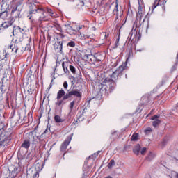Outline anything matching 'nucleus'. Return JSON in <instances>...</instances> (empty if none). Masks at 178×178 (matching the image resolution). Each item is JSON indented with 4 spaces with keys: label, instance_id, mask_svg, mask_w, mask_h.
Instances as JSON below:
<instances>
[{
    "label": "nucleus",
    "instance_id": "1",
    "mask_svg": "<svg viewBox=\"0 0 178 178\" xmlns=\"http://www.w3.org/2000/svg\"><path fill=\"white\" fill-rule=\"evenodd\" d=\"M83 97V92L79 90H72L68 91L67 93L63 89H60L57 92V97L56 99H60L58 100L56 105L57 106H60L61 105H65V101H67L69 99L70 101H72L73 98H78L80 101Z\"/></svg>",
    "mask_w": 178,
    "mask_h": 178
},
{
    "label": "nucleus",
    "instance_id": "2",
    "mask_svg": "<svg viewBox=\"0 0 178 178\" xmlns=\"http://www.w3.org/2000/svg\"><path fill=\"white\" fill-rule=\"evenodd\" d=\"M138 1V10L136 15V19L135 23H148L149 22V15H147L144 17L143 10H144V2L141 0Z\"/></svg>",
    "mask_w": 178,
    "mask_h": 178
},
{
    "label": "nucleus",
    "instance_id": "3",
    "mask_svg": "<svg viewBox=\"0 0 178 178\" xmlns=\"http://www.w3.org/2000/svg\"><path fill=\"white\" fill-rule=\"evenodd\" d=\"M129 35V40L137 44L141 40V23H134Z\"/></svg>",
    "mask_w": 178,
    "mask_h": 178
},
{
    "label": "nucleus",
    "instance_id": "4",
    "mask_svg": "<svg viewBox=\"0 0 178 178\" xmlns=\"http://www.w3.org/2000/svg\"><path fill=\"white\" fill-rule=\"evenodd\" d=\"M35 13H40L39 20L40 22H48V17H44V8H38L35 3H31L29 6V15H35Z\"/></svg>",
    "mask_w": 178,
    "mask_h": 178
},
{
    "label": "nucleus",
    "instance_id": "5",
    "mask_svg": "<svg viewBox=\"0 0 178 178\" xmlns=\"http://www.w3.org/2000/svg\"><path fill=\"white\" fill-rule=\"evenodd\" d=\"M104 83L106 85H104L102 83L99 85V89L100 91H105V92H108V91H113L115 90V81L113 79H110V78H106L104 79Z\"/></svg>",
    "mask_w": 178,
    "mask_h": 178
},
{
    "label": "nucleus",
    "instance_id": "6",
    "mask_svg": "<svg viewBox=\"0 0 178 178\" xmlns=\"http://www.w3.org/2000/svg\"><path fill=\"white\" fill-rule=\"evenodd\" d=\"M127 69V61L123 63L121 65L116 69L115 71L113 72L112 74L110 76L113 80H118L119 77H122V74L124 70Z\"/></svg>",
    "mask_w": 178,
    "mask_h": 178
},
{
    "label": "nucleus",
    "instance_id": "7",
    "mask_svg": "<svg viewBox=\"0 0 178 178\" xmlns=\"http://www.w3.org/2000/svg\"><path fill=\"white\" fill-rule=\"evenodd\" d=\"M73 137V135H70L67 137L65 140L62 143L60 147V151L62 152H66V149H67V146L69 144H70V141H72V138Z\"/></svg>",
    "mask_w": 178,
    "mask_h": 178
},
{
    "label": "nucleus",
    "instance_id": "8",
    "mask_svg": "<svg viewBox=\"0 0 178 178\" xmlns=\"http://www.w3.org/2000/svg\"><path fill=\"white\" fill-rule=\"evenodd\" d=\"M65 26L66 27V31H67L68 33H71V31H79V30H81V29H83V27H84V26L81 25V26H76V27H73L72 26H70V24H65Z\"/></svg>",
    "mask_w": 178,
    "mask_h": 178
},
{
    "label": "nucleus",
    "instance_id": "9",
    "mask_svg": "<svg viewBox=\"0 0 178 178\" xmlns=\"http://www.w3.org/2000/svg\"><path fill=\"white\" fill-rule=\"evenodd\" d=\"M118 12H119V10H118V3H116V5L115 6V8L113 10V13L115 17V23H120L121 20H122V15H120L118 14Z\"/></svg>",
    "mask_w": 178,
    "mask_h": 178
},
{
    "label": "nucleus",
    "instance_id": "10",
    "mask_svg": "<svg viewBox=\"0 0 178 178\" xmlns=\"http://www.w3.org/2000/svg\"><path fill=\"white\" fill-rule=\"evenodd\" d=\"M30 145H31V139L30 138H26L24 140L21 147L22 148H25V149H29Z\"/></svg>",
    "mask_w": 178,
    "mask_h": 178
},
{
    "label": "nucleus",
    "instance_id": "11",
    "mask_svg": "<svg viewBox=\"0 0 178 178\" xmlns=\"http://www.w3.org/2000/svg\"><path fill=\"white\" fill-rule=\"evenodd\" d=\"M54 49L56 52L62 54V49H63V42L58 41L54 44Z\"/></svg>",
    "mask_w": 178,
    "mask_h": 178
},
{
    "label": "nucleus",
    "instance_id": "12",
    "mask_svg": "<svg viewBox=\"0 0 178 178\" xmlns=\"http://www.w3.org/2000/svg\"><path fill=\"white\" fill-rule=\"evenodd\" d=\"M10 140H9V138L8 136H5L3 138L0 139V148H3L5 145H8L9 144Z\"/></svg>",
    "mask_w": 178,
    "mask_h": 178
},
{
    "label": "nucleus",
    "instance_id": "13",
    "mask_svg": "<svg viewBox=\"0 0 178 178\" xmlns=\"http://www.w3.org/2000/svg\"><path fill=\"white\" fill-rule=\"evenodd\" d=\"M47 133H49V131L48 129H46L43 134H42L40 136H37L38 140H39V143L41 145L45 144V140L44 139V135L47 134Z\"/></svg>",
    "mask_w": 178,
    "mask_h": 178
},
{
    "label": "nucleus",
    "instance_id": "14",
    "mask_svg": "<svg viewBox=\"0 0 178 178\" xmlns=\"http://www.w3.org/2000/svg\"><path fill=\"white\" fill-rule=\"evenodd\" d=\"M44 17H47V16H45V15H49V16H51V17H55L56 16V13H55V11H54V10L52 9H47L46 13L45 11H44Z\"/></svg>",
    "mask_w": 178,
    "mask_h": 178
},
{
    "label": "nucleus",
    "instance_id": "15",
    "mask_svg": "<svg viewBox=\"0 0 178 178\" xmlns=\"http://www.w3.org/2000/svg\"><path fill=\"white\" fill-rule=\"evenodd\" d=\"M70 64H69V62H63L62 63V66H63V69L64 70V73H70V72L69 71V67H70Z\"/></svg>",
    "mask_w": 178,
    "mask_h": 178
},
{
    "label": "nucleus",
    "instance_id": "16",
    "mask_svg": "<svg viewBox=\"0 0 178 178\" xmlns=\"http://www.w3.org/2000/svg\"><path fill=\"white\" fill-rule=\"evenodd\" d=\"M90 56L92 57L90 58V60L93 62V63H101V62L102 61V60L98 58V54L91 55Z\"/></svg>",
    "mask_w": 178,
    "mask_h": 178
},
{
    "label": "nucleus",
    "instance_id": "17",
    "mask_svg": "<svg viewBox=\"0 0 178 178\" xmlns=\"http://www.w3.org/2000/svg\"><path fill=\"white\" fill-rule=\"evenodd\" d=\"M155 156H156V155L154 153H153L152 152H149V153L145 158V161H147V162H151V161H152L155 158Z\"/></svg>",
    "mask_w": 178,
    "mask_h": 178
},
{
    "label": "nucleus",
    "instance_id": "18",
    "mask_svg": "<svg viewBox=\"0 0 178 178\" xmlns=\"http://www.w3.org/2000/svg\"><path fill=\"white\" fill-rule=\"evenodd\" d=\"M40 170H42V168H41V164H40V163H37L35 165V168L30 169L29 172H40Z\"/></svg>",
    "mask_w": 178,
    "mask_h": 178
},
{
    "label": "nucleus",
    "instance_id": "19",
    "mask_svg": "<svg viewBox=\"0 0 178 178\" xmlns=\"http://www.w3.org/2000/svg\"><path fill=\"white\" fill-rule=\"evenodd\" d=\"M143 102V105H148V104H151L149 103L151 99H149V97L148 96H143L142 98H141Z\"/></svg>",
    "mask_w": 178,
    "mask_h": 178
},
{
    "label": "nucleus",
    "instance_id": "20",
    "mask_svg": "<svg viewBox=\"0 0 178 178\" xmlns=\"http://www.w3.org/2000/svg\"><path fill=\"white\" fill-rule=\"evenodd\" d=\"M0 19L2 20H8V11H3L0 13Z\"/></svg>",
    "mask_w": 178,
    "mask_h": 178
},
{
    "label": "nucleus",
    "instance_id": "21",
    "mask_svg": "<svg viewBox=\"0 0 178 178\" xmlns=\"http://www.w3.org/2000/svg\"><path fill=\"white\" fill-rule=\"evenodd\" d=\"M10 49H11V52H13V54H17V51H19V48H17V47H15L13 44H10L9 46Z\"/></svg>",
    "mask_w": 178,
    "mask_h": 178
},
{
    "label": "nucleus",
    "instance_id": "22",
    "mask_svg": "<svg viewBox=\"0 0 178 178\" xmlns=\"http://www.w3.org/2000/svg\"><path fill=\"white\" fill-rule=\"evenodd\" d=\"M140 149L141 147L139 145H138L134 148L133 152L134 154H135V155H138V154H140Z\"/></svg>",
    "mask_w": 178,
    "mask_h": 178
},
{
    "label": "nucleus",
    "instance_id": "23",
    "mask_svg": "<svg viewBox=\"0 0 178 178\" xmlns=\"http://www.w3.org/2000/svg\"><path fill=\"white\" fill-rule=\"evenodd\" d=\"M12 26V23H3L1 24L0 30H5V29H8V27Z\"/></svg>",
    "mask_w": 178,
    "mask_h": 178
},
{
    "label": "nucleus",
    "instance_id": "24",
    "mask_svg": "<svg viewBox=\"0 0 178 178\" xmlns=\"http://www.w3.org/2000/svg\"><path fill=\"white\" fill-rule=\"evenodd\" d=\"M76 99H79V98L76 97L74 100H72L69 105L70 111L72 112L73 111V108H74V104H76Z\"/></svg>",
    "mask_w": 178,
    "mask_h": 178
},
{
    "label": "nucleus",
    "instance_id": "25",
    "mask_svg": "<svg viewBox=\"0 0 178 178\" xmlns=\"http://www.w3.org/2000/svg\"><path fill=\"white\" fill-rule=\"evenodd\" d=\"M54 120L56 123H62V122L65 121L58 115L54 116Z\"/></svg>",
    "mask_w": 178,
    "mask_h": 178
},
{
    "label": "nucleus",
    "instance_id": "26",
    "mask_svg": "<svg viewBox=\"0 0 178 178\" xmlns=\"http://www.w3.org/2000/svg\"><path fill=\"white\" fill-rule=\"evenodd\" d=\"M51 27H54V29L56 30H58V31L62 32V26H60V24H59L58 23H54L53 24V26H51Z\"/></svg>",
    "mask_w": 178,
    "mask_h": 178
},
{
    "label": "nucleus",
    "instance_id": "27",
    "mask_svg": "<svg viewBox=\"0 0 178 178\" xmlns=\"http://www.w3.org/2000/svg\"><path fill=\"white\" fill-rule=\"evenodd\" d=\"M159 124H161V120H159V119L155 120L152 122V126L154 127H158V126H159Z\"/></svg>",
    "mask_w": 178,
    "mask_h": 178
},
{
    "label": "nucleus",
    "instance_id": "28",
    "mask_svg": "<svg viewBox=\"0 0 178 178\" xmlns=\"http://www.w3.org/2000/svg\"><path fill=\"white\" fill-rule=\"evenodd\" d=\"M159 2H161V0H154V2L153 3V5L152 6V10H154V9H155V8H156V6H159Z\"/></svg>",
    "mask_w": 178,
    "mask_h": 178
},
{
    "label": "nucleus",
    "instance_id": "29",
    "mask_svg": "<svg viewBox=\"0 0 178 178\" xmlns=\"http://www.w3.org/2000/svg\"><path fill=\"white\" fill-rule=\"evenodd\" d=\"M77 120L76 121V122H83L84 120V115L83 114H80L79 115H77Z\"/></svg>",
    "mask_w": 178,
    "mask_h": 178
},
{
    "label": "nucleus",
    "instance_id": "30",
    "mask_svg": "<svg viewBox=\"0 0 178 178\" xmlns=\"http://www.w3.org/2000/svg\"><path fill=\"white\" fill-rule=\"evenodd\" d=\"M138 140V134L134 133L131 136V141H137Z\"/></svg>",
    "mask_w": 178,
    "mask_h": 178
},
{
    "label": "nucleus",
    "instance_id": "31",
    "mask_svg": "<svg viewBox=\"0 0 178 178\" xmlns=\"http://www.w3.org/2000/svg\"><path fill=\"white\" fill-rule=\"evenodd\" d=\"M107 166H108V169H112V168H113V166H115V160H113V159L111 160Z\"/></svg>",
    "mask_w": 178,
    "mask_h": 178
},
{
    "label": "nucleus",
    "instance_id": "32",
    "mask_svg": "<svg viewBox=\"0 0 178 178\" xmlns=\"http://www.w3.org/2000/svg\"><path fill=\"white\" fill-rule=\"evenodd\" d=\"M152 131V129L151 127H147L144 130L145 134L146 136H149V134Z\"/></svg>",
    "mask_w": 178,
    "mask_h": 178
},
{
    "label": "nucleus",
    "instance_id": "33",
    "mask_svg": "<svg viewBox=\"0 0 178 178\" xmlns=\"http://www.w3.org/2000/svg\"><path fill=\"white\" fill-rule=\"evenodd\" d=\"M67 47H70L71 48H74V47H76V42H74V41L72 40L67 44Z\"/></svg>",
    "mask_w": 178,
    "mask_h": 178
},
{
    "label": "nucleus",
    "instance_id": "34",
    "mask_svg": "<svg viewBox=\"0 0 178 178\" xmlns=\"http://www.w3.org/2000/svg\"><path fill=\"white\" fill-rule=\"evenodd\" d=\"M69 69L73 74H76V67L74 66L70 65Z\"/></svg>",
    "mask_w": 178,
    "mask_h": 178
},
{
    "label": "nucleus",
    "instance_id": "35",
    "mask_svg": "<svg viewBox=\"0 0 178 178\" xmlns=\"http://www.w3.org/2000/svg\"><path fill=\"white\" fill-rule=\"evenodd\" d=\"M32 173H33V178L40 177V172H38L37 171H32Z\"/></svg>",
    "mask_w": 178,
    "mask_h": 178
},
{
    "label": "nucleus",
    "instance_id": "36",
    "mask_svg": "<svg viewBox=\"0 0 178 178\" xmlns=\"http://www.w3.org/2000/svg\"><path fill=\"white\" fill-rule=\"evenodd\" d=\"M120 40V28L119 29V35L116 39V41H115V44L116 45H118V44H119V40Z\"/></svg>",
    "mask_w": 178,
    "mask_h": 178
},
{
    "label": "nucleus",
    "instance_id": "37",
    "mask_svg": "<svg viewBox=\"0 0 178 178\" xmlns=\"http://www.w3.org/2000/svg\"><path fill=\"white\" fill-rule=\"evenodd\" d=\"M135 49H136V52H143V51H145V48H144V47H142L140 49L135 47Z\"/></svg>",
    "mask_w": 178,
    "mask_h": 178
},
{
    "label": "nucleus",
    "instance_id": "38",
    "mask_svg": "<svg viewBox=\"0 0 178 178\" xmlns=\"http://www.w3.org/2000/svg\"><path fill=\"white\" fill-rule=\"evenodd\" d=\"M145 152H147V147H143L140 151V154L141 155H145Z\"/></svg>",
    "mask_w": 178,
    "mask_h": 178
},
{
    "label": "nucleus",
    "instance_id": "39",
    "mask_svg": "<svg viewBox=\"0 0 178 178\" xmlns=\"http://www.w3.org/2000/svg\"><path fill=\"white\" fill-rule=\"evenodd\" d=\"M67 87H69V84L67 83V81H64L63 83V88L64 90H66L67 88Z\"/></svg>",
    "mask_w": 178,
    "mask_h": 178
},
{
    "label": "nucleus",
    "instance_id": "40",
    "mask_svg": "<svg viewBox=\"0 0 178 178\" xmlns=\"http://www.w3.org/2000/svg\"><path fill=\"white\" fill-rule=\"evenodd\" d=\"M97 156H98V153H95V154H93L92 156H89V159H94V157H95V158H97Z\"/></svg>",
    "mask_w": 178,
    "mask_h": 178
},
{
    "label": "nucleus",
    "instance_id": "41",
    "mask_svg": "<svg viewBox=\"0 0 178 178\" xmlns=\"http://www.w3.org/2000/svg\"><path fill=\"white\" fill-rule=\"evenodd\" d=\"M176 69H177V63L175 64L172 67V72H175V70H176Z\"/></svg>",
    "mask_w": 178,
    "mask_h": 178
},
{
    "label": "nucleus",
    "instance_id": "42",
    "mask_svg": "<svg viewBox=\"0 0 178 178\" xmlns=\"http://www.w3.org/2000/svg\"><path fill=\"white\" fill-rule=\"evenodd\" d=\"M28 17H29V20H31V23L34 22V18L33 17V16L29 15Z\"/></svg>",
    "mask_w": 178,
    "mask_h": 178
},
{
    "label": "nucleus",
    "instance_id": "43",
    "mask_svg": "<svg viewBox=\"0 0 178 178\" xmlns=\"http://www.w3.org/2000/svg\"><path fill=\"white\" fill-rule=\"evenodd\" d=\"M167 143H168V140H166V139H163V141H162L163 145H166Z\"/></svg>",
    "mask_w": 178,
    "mask_h": 178
},
{
    "label": "nucleus",
    "instance_id": "44",
    "mask_svg": "<svg viewBox=\"0 0 178 178\" xmlns=\"http://www.w3.org/2000/svg\"><path fill=\"white\" fill-rule=\"evenodd\" d=\"M103 35H104V38H108L109 34L107 33L103 32Z\"/></svg>",
    "mask_w": 178,
    "mask_h": 178
},
{
    "label": "nucleus",
    "instance_id": "45",
    "mask_svg": "<svg viewBox=\"0 0 178 178\" xmlns=\"http://www.w3.org/2000/svg\"><path fill=\"white\" fill-rule=\"evenodd\" d=\"M156 119H158V115H154L152 117V120H156Z\"/></svg>",
    "mask_w": 178,
    "mask_h": 178
},
{
    "label": "nucleus",
    "instance_id": "46",
    "mask_svg": "<svg viewBox=\"0 0 178 178\" xmlns=\"http://www.w3.org/2000/svg\"><path fill=\"white\" fill-rule=\"evenodd\" d=\"M60 38H65V35L62 33H60Z\"/></svg>",
    "mask_w": 178,
    "mask_h": 178
},
{
    "label": "nucleus",
    "instance_id": "47",
    "mask_svg": "<svg viewBox=\"0 0 178 178\" xmlns=\"http://www.w3.org/2000/svg\"><path fill=\"white\" fill-rule=\"evenodd\" d=\"M16 9H17V8H16L15 9V8H14V9H13V10H12V13H13L16 12Z\"/></svg>",
    "mask_w": 178,
    "mask_h": 178
},
{
    "label": "nucleus",
    "instance_id": "48",
    "mask_svg": "<svg viewBox=\"0 0 178 178\" xmlns=\"http://www.w3.org/2000/svg\"><path fill=\"white\" fill-rule=\"evenodd\" d=\"M162 9H163L165 10V9H166V7L165 6V4H163V6H162Z\"/></svg>",
    "mask_w": 178,
    "mask_h": 178
},
{
    "label": "nucleus",
    "instance_id": "49",
    "mask_svg": "<svg viewBox=\"0 0 178 178\" xmlns=\"http://www.w3.org/2000/svg\"><path fill=\"white\" fill-rule=\"evenodd\" d=\"M69 79H73V80H74V76H70Z\"/></svg>",
    "mask_w": 178,
    "mask_h": 178
},
{
    "label": "nucleus",
    "instance_id": "50",
    "mask_svg": "<svg viewBox=\"0 0 178 178\" xmlns=\"http://www.w3.org/2000/svg\"><path fill=\"white\" fill-rule=\"evenodd\" d=\"M166 2H168V0H164L163 5H165V3H166Z\"/></svg>",
    "mask_w": 178,
    "mask_h": 178
},
{
    "label": "nucleus",
    "instance_id": "51",
    "mask_svg": "<svg viewBox=\"0 0 178 178\" xmlns=\"http://www.w3.org/2000/svg\"><path fill=\"white\" fill-rule=\"evenodd\" d=\"M71 83H72V86H74V81H72Z\"/></svg>",
    "mask_w": 178,
    "mask_h": 178
},
{
    "label": "nucleus",
    "instance_id": "52",
    "mask_svg": "<svg viewBox=\"0 0 178 178\" xmlns=\"http://www.w3.org/2000/svg\"><path fill=\"white\" fill-rule=\"evenodd\" d=\"M92 29H93L94 31H95V30H96L95 27L93 26Z\"/></svg>",
    "mask_w": 178,
    "mask_h": 178
},
{
    "label": "nucleus",
    "instance_id": "53",
    "mask_svg": "<svg viewBox=\"0 0 178 178\" xmlns=\"http://www.w3.org/2000/svg\"><path fill=\"white\" fill-rule=\"evenodd\" d=\"M17 29H18L19 30H20V26H17Z\"/></svg>",
    "mask_w": 178,
    "mask_h": 178
},
{
    "label": "nucleus",
    "instance_id": "54",
    "mask_svg": "<svg viewBox=\"0 0 178 178\" xmlns=\"http://www.w3.org/2000/svg\"><path fill=\"white\" fill-rule=\"evenodd\" d=\"M15 32V28H13V33H14Z\"/></svg>",
    "mask_w": 178,
    "mask_h": 178
},
{
    "label": "nucleus",
    "instance_id": "55",
    "mask_svg": "<svg viewBox=\"0 0 178 178\" xmlns=\"http://www.w3.org/2000/svg\"><path fill=\"white\" fill-rule=\"evenodd\" d=\"M79 74H80V75H79V76H80V77H81V72H80V73H79Z\"/></svg>",
    "mask_w": 178,
    "mask_h": 178
},
{
    "label": "nucleus",
    "instance_id": "56",
    "mask_svg": "<svg viewBox=\"0 0 178 178\" xmlns=\"http://www.w3.org/2000/svg\"><path fill=\"white\" fill-rule=\"evenodd\" d=\"M34 3H38L37 1H35Z\"/></svg>",
    "mask_w": 178,
    "mask_h": 178
},
{
    "label": "nucleus",
    "instance_id": "57",
    "mask_svg": "<svg viewBox=\"0 0 178 178\" xmlns=\"http://www.w3.org/2000/svg\"><path fill=\"white\" fill-rule=\"evenodd\" d=\"M129 37H130V38H131V35H129Z\"/></svg>",
    "mask_w": 178,
    "mask_h": 178
},
{
    "label": "nucleus",
    "instance_id": "58",
    "mask_svg": "<svg viewBox=\"0 0 178 178\" xmlns=\"http://www.w3.org/2000/svg\"><path fill=\"white\" fill-rule=\"evenodd\" d=\"M177 178H178V174L177 175Z\"/></svg>",
    "mask_w": 178,
    "mask_h": 178
},
{
    "label": "nucleus",
    "instance_id": "59",
    "mask_svg": "<svg viewBox=\"0 0 178 178\" xmlns=\"http://www.w3.org/2000/svg\"><path fill=\"white\" fill-rule=\"evenodd\" d=\"M65 156V153H64V154H63V156Z\"/></svg>",
    "mask_w": 178,
    "mask_h": 178
},
{
    "label": "nucleus",
    "instance_id": "60",
    "mask_svg": "<svg viewBox=\"0 0 178 178\" xmlns=\"http://www.w3.org/2000/svg\"><path fill=\"white\" fill-rule=\"evenodd\" d=\"M4 23H6V22H4Z\"/></svg>",
    "mask_w": 178,
    "mask_h": 178
},
{
    "label": "nucleus",
    "instance_id": "61",
    "mask_svg": "<svg viewBox=\"0 0 178 178\" xmlns=\"http://www.w3.org/2000/svg\"><path fill=\"white\" fill-rule=\"evenodd\" d=\"M0 70H1V67H0Z\"/></svg>",
    "mask_w": 178,
    "mask_h": 178
}]
</instances>
